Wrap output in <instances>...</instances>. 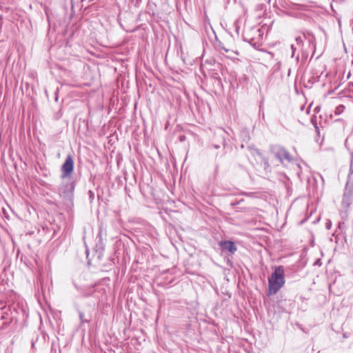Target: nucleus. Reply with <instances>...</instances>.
Wrapping results in <instances>:
<instances>
[{"label":"nucleus","instance_id":"obj_1","mask_svg":"<svg viewBox=\"0 0 353 353\" xmlns=\"http://www.w3.org/2000/svg\"><path fill=\"white\" fill-rule=\"evenodd\" d=\"M285 271L282 265L275 268L268 278V294L270 295L276 294L285 284Z\"/></svg>","mask_w":353,"mask_h":353},{"label":"nucleus","instance_id":"obj_2","mask_svg":"<svg viewBox=\"0 0 353 353\" xmlns=\"http://www.w3.org/2000/svg\"><path fill=\"white\" fill-rule=\"evenodd\" d=\"M270 152L283 165H285L287 163H291L293 161V157L290 152L285 148L281 145L271 146Z\"/></svg>","mask_w":353,"mask_h":353},{"label":"nucleus","instance_id":"obj_3","mask_svg":"<svg viewBox=\"0 0 353 353\" xmlns=\"http://www.w3.org/2000/svg\"><path fill=\"white\" fill-rule=\"evenodd\" d=\"M74 183H63L59 188V194L65 202H72L74 196Z\"/></svg>","mask_w":353,"mask_h":353},{"label":"nucleus","instance_id":"obj_4","mask_svg":"<svg viewBox=\"0 0 353 353\" xmlns=\"http://www.w3.org/2000/svg\"><path fill=\"white\" fill-rule=\"evenodd\" d=\"M292 10L295 11L292 15L296 17L304 19L312 17V12L309 6L303 4H296L292 7Z\"/></svg>","mask_w":353,"mask_h":353},{"label":"nucleus","instance_id":"obj_5","mask_svg":"<svg viewBox=\"0 0 353 353\" xmlns=\"http://www.w3.org/2000/svg\"><path fill=\"white\" fill-rule=\"evenodd\" d=\"M353 202V180H348L345 188L342 205L344 208H348Z\"/></svg>","mask_w":353,"mask_h":353},{"label":"nucleus","instance_id":"obj_6","mask_svg":"<svg viewBox=\"0 0 353 353\" xmlns=\"http://www.w3.org/2000/svg\"><path fill=\"white\" fill-rule=\"evenodd\" d=\"M74 169V161L72 157L69 155L65 160L61 166L62 177H67L70 175Z\"/></svg>","mask_w":353,"mask_h":353},{"label":"nucleus","instance_id":"obj_7","mask_svg":"<svg viewBox=\"0 0 353 353\" xmlns=\"http://www.w3.org/2000/svg\"><path fill=\"white\" fill-rule=\"evenodd\" d=\"M219 245L224 251L228 252L231 255L234 254L237 250L234 243L231 241H221L219 243Z\"/></svg>","mask_w":353,"mask_h":353},{"label":"nucleus","instance_id":"obj_8","mask_svg":"<svg viewBox=\"0 0 353 353\" xmlns=\"http://www.w3.org/2000/svg\"><path fill=\"white\" fill-rule=\"evenodd\" d=\"M291 49L292 50V57H294V53H295V48H294V46L293 44L291 45Z\"/></svg>","mask_w":353,"mask_h":353},{"label":"nucleus","instance_id":"obj_9","mask_svg":"<svg viewBox=\"0 0 353 353\" xmlns=\"http://www.w3.org/2000/svg\"><path fill=\"white\" fill-rule=\"evenodd\" d=\"M296 41L297 45H301V43H302V42H303L302 39L299 37L296 39Z\"/></svg>","mask_w":353,"mask_h":353},{"label":"nucleus","instance_id":"obj_10","mask_svg":"<svg viewBox=\"0 0 353 353\" xmlns=\"http://www.w3.org/2000/svg\"><path fill=\"white\" fill-rule=\"evenodd\" d=\"M79 317H80L82 323H84L85 321L83 319V313H81V312L79 313Z\"/></svg>","mask_w":353,"mask_h":353},{"label":"nucleus","instance_id":"obj_11","mask_svg":"<svg viewBox=\"0 0 353 353\" xmlns=\"http://www.w3.org/2000/svg\"><path fill=\"white\" fill-rule=\"evenodd\" d=\"M269 167H270V165H269V163H268V161H265V169H267V168H268Z\"/></svg>","mask_w":353,"mask_h":353},{"label":"nucleus","instance_id":"obj_12","mask_svg":"<svg viewBox=\"0 0 353 353\" xmlns=\"http://www.w3.org/2000/svg\"><path fill=\"white\" fill-rule=\"evenodd\" d=\"M89 194H90V197H92L94 196V193L91 190L89 191Z\"/></svg>","mask_w":353,"mask_h":353},{"label":"nucleus","instance_id":"obj_13","mask_svg":"<svg viewBox=\"0 0 353 353\" xmlns=\"http://www.w3.org/2000/svg\"><path fill=\"white\" fill-rule=\"evenodd\" d=\"M213 147L215 148V149H219L220 148V146L219 145H213Z\"/></svg>","mask_w":353,"mask_h":353},{"label":"nucleus","instance_id":"obj_14","mask_svg":"<svg viewBox=\"0 0 353 353\" xmlns=\"http://www.w3.org/2000/svg\"><path fill=\"white\" fill-rule=\"evenodd\" d=\"M255 152L257 154L260 155L261 153H260V151L259 150H255Z\"/></svg>","mask_w":353,"mask_h":353},{"label":"nucleus","instance_id":"obj_15","mask_svg":"<svg viewBox=\"0 0 353 353\" xmlns=\"http://www.w3.org/2000/svg\"><path fill=\"white\" fill-rule=\"evenodd\" d=\"M327 228L329 229L330 228V223H327Z\"/></svg>","mask_w":353,"mask_h":353},{"label":"nucleus","instance_id":"obj_16","mask_svg":"<svg viewBox=\"0 0 353 353\" xmlns=\"http://www.w3.org/2000/svg\"><path fill=\"white\" fill-rule=\"evenodd\" d=\"M296 59L297 61H299V55L296 57Z\"/></svg>","mask_w":353,"mask_h":353}]
</instances>
